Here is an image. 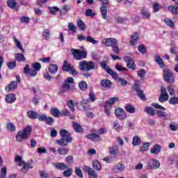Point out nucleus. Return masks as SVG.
Segmentation results:
<instances>
[{"mask_svg": "<svg viewBox=\"0 0 178 178\" xmlns=\"http://www.w3.org/2000/svg\"><path fill=\"white\" fill-rule=\"evenodd\" d=\"M64 177H70L73 175V168H70L63 172Z\"/></svg>", "mask_w": 178, "mask_h": 178, "instance_id": "obj_47", "label": "nucleus"}, {"mask_svg": "<svg viewBox=\"0 0 178 178\" xmlns=\"http://www.w3.org/2000/svg\"><path fill=\"white\" fill-rule=\"evenodd\" d=\"M113 128L116 131H120V130H123V126L118 124V122H113Z\"/></svg>", "mask_w": 178, "mask_h": 178, "instance_id": "obj_56", "label": "nucleus"}, {"mask_svg": "<svg viewBox=\"0 0 178 178\" xmlns=\"http://www.w3.org/2000/svg\"><path fill=\"white\" fill-rule=\"evenodd\" d=\"M14 41L16 44V46L17 47L18 49L22 51V52H24V49H23V47L22 46V43L16 38V36H14Z\"/></svg>", "mask_w": 178, "mask_h": 178, "instance_id": "obj_51", "label": "nucleus"}, {"mask_svg": "<svg viewBox=\"0 0 178 178\" xmlns=\"http://www.w3.org/2000/svg\"><path fill=\"white\" fill-rule=\"evenodd\" d=\"M73 66L69 63H67V60H64L63 67H62V70L63 72H70V70L72 69Z\"/></svg>", "mask_w": 178, "mask_h": 178, "instance_id": "obj_30", "label": "nucleus"}, {"mask_svg": "<svg viewBox=\"0 0 178 178\" xmlns=\"http://www.w3.org/2000/svg\"><path fill=\"white\" fill-rule=\"evenodd\" d=\"M164 22H165V24H167L169 27H171L172 29H173V27H175V22H173V21H172V19H170L169 18H165Z\"/></svg>", "mask_w": 178, "mask_h": 178, "instance_id": "obj_52", "label": "nucleus"}, {"mask_svg": "<svg viewBox=\"0 0 178 178\" xmlns=\"http://www.w3.org/2000/svg\"><path fill=\"white\" fill-rule=\"evenodd\" d=\"M167 91H168L170 95H175V88H173V86H168L166 88Z\"/></svg>", "mask_w": 178, "mask_h": 178, "instance_id": "obj_61", "label": "nucleus"}, {"mask_svg": "<svg viewBox=\"0 0 178 178\" xmlns=\"http://www.w3.org/2000/svg\"><path fill=\"white\" fill-rule=\"evenodd\" d=\"M57 152L58 154H59V155H67V152H69V149L59 147L57 150Z\"/></svg>", "mask_w": 178, "mask_h": 178, "instance_id": "obj_46", "label": "nucleus"}, {"mask_svg": "<svg viewBox=\"0 0 178 178\" xmlns=\"http://www.w3.org/2000/svg\"><path fill=\"white\" fill-rule=\"evenodd\" d=\"M7 5L10 9H15L16 5H17V1H16V0H8Z\"/></svg>", "mask_w": 178, "mask_h": 178, "instance_id": "obj_40", "label": "nucleus"}, {"mask_svg": "<svg viewBox=\"0 0 178 178\" xmlns=\"http://www.w3.org/2000/svg\"><path fill=\"white\" fill-rule=\"evenodd\" d=\"M79 69L81 72H90V70H94L95 69V63L92 61L87 62L86 60L81 61L79 63Z\"/></svg>", "mask_w": 178, "mask_h": 178, "instance_id": "obj_5", "label": "nucleus"}, {"mask_svg": "<svg viewBox=\"0 0 178 178\" xmlns=\"http://www.w3.org/2000/svg\"><path fill=\"white\" fill-rule=\"evenodd\" d=\"M49 9L51 15H56V12H60L59 8L58 7H49Z\"/></svg>", "mask_w": 178, "mask_h": 178, "instance_id": "obj_60", "label": "nucleus"}, {"mask_svg": "<svg viewBox=\"0 0 178 178\" xmlns=\"http://www.w3.org/2000/svg\"><path fill=\"white\" fill-rule=\"evenodd\" d=\"M109 154L111 155L112 158H116V156L119 154V147L115 145L109 147Z\"/></svg>", "mask_w": 178, "mask_h": 178, "instance_id": "obj_19", "label": "nucleus"}, {"mask_svg": "<svg viewBox=\"0 0 178 178\" xmlns=\"http://www.w3.org/2000/svg\"><path fill=\"white\" fill-rule=\"evenodd\" d=\"M101 2L99 10L102 15V19H106L108 17V5H109V0H99Z\"/></svg>", "mask_w": 178, "mask_h": 178, "instance_id": "obj_8", "label": "nucleus"}, {"mask_svg": "<svg viewBox=\"0 0 178 178\" xmlns=\"http://www.w3.org/2000/svg\"><path fill=\"white\" fill-rule=\"evenodd\" d=\"M42 37L44 40H46V41H49V38H51V31H49V29H44L43 31Z\"/></svg>", "mask_w": 178, "mask_h": 178, "instance_id": "obj_34", "label": "nucleus"}, {"mask_svg": "<svg viewBox=\"0 0 178 178\" xmlns=\"http://www.w3.org/2000/svg\"><path fill=\"white\" fill-rule=\"evenodd\" d=\"M92 168L97 171L101 170L102 169V165H101V163L98 161L95 160L92 162Z\"/></svg>", "mask_w": 178, "mask_h": 178, "instance_id": "obj_37", "label": "nucleus"}, {"mask_svg": "<svg viewBox=\"0 0 178 178\" xmlns=\"http://www.w3.org/2000/svg\"><path fill=\"white\" fill-rule=\"evenodd\" d=\"M77 26L80 29V30H82L83 31H85V30L86 29V24H84L83 22V20L79 19L77 21Z\"/></svg>", "mask_w": 178, "mask_h": 178, "instance_id": "obj_50", "label": "nucleus"}, {"mask_svg": "<svg viewBox=\"0 0 178 178\" xmlns=\"http://www.w3.org/2000/svg\"><path fill=\"white\" fill-rule=\"evenodd\" d=\"M124 60L127 63V67L131 69V70H136V63H134V60L131 59V57L129 56H124Z\"/></svg>", "mask_w": 178, "mask_h": 178, "instance_id": "obj_14", "label": "nucleus"}, {"mask_svg": "<svg viewBox=\"0 0 178 178\" xmlns=\"http://www.w3.org/2000/svg\"><path fill=\"white\" fill-rule=\"evenodd\" d=\"M169 104H170L171 105H176V104H178V98L176 97L170 98Z\"/></svg>", "mask_w": 178, "mask_h": 178, "instance_id": "obj_62", "label": "nucleus"}, {"mask_svg": "<svg viewBox=\"0 0 178 178\" xmlns=\"http://www.w3.org/2000/svg\"><path fill=\"white\" fill-rule=\"evenodd\" d=\"M5 100L7 104H13L16 101V95L13 93L8 94L6 95Z\"/></svg>", "mask_w": 178, "mask_h": 178, "instance_id": "obj_22", "label": "nucleus"}, {"mask_svg": "<svg viewBox=\"0 0 178 178\" xmlns=\"http://www.w3.org/2000/svg\"><path fill=\"white\" fill-rule=\"evenodd\" d=\"M140 144H141V138H140L139 136H135L133 138L132 145H134V147H136L137 145H140Z\"/></svg>", "mask_w": 178, "mask_h": 178, "instance_id": "obj_35", "label": "nucleus"}, {"mask_svg": "<svg viewBox=\"0 0 178 178\" xmlns=\"http://www.w3.org/2000/svg\"><path fill=\"white\" fill-rule=\"evenodd\" d=\"M86 138L88 140H90L91 141H94L95 143H97L98 141L101 140V136H99V134H88L86 135Z\"/></svg>", "mask_w": 178, "mask_h": 178, "instance_id": "obj_18", "label": "nucleus"}, {"mask_svg": "<svg viewBox=\"0 0 178 178\" xmlns=\"http://www.w3.org/2000/svg\"><path fill=\"white\" fill-rule=\"evenodd\" d=\"M1 174L0 175V178H6V167H3L1 170Z\"/></svg>", "mask_w": 178, "mask_h": 178, "instance_id": "obj_63", "label": "nucleus"}, {"mask_svg": "<svg viewBox=\"0 0 178 178\" xmlns=\"http://www.w3.org/2000/svg\"><path fill=\"white\" fill-rule=\"evenodd\" d=\"M72 8L69 4H65L63 6L62 9L60 10V16L67 15V12L70 11Z\"/></svg>", "mask_w": 178, "mask_h": 178, "instance_id": "obj_23", "label": "nucleus"}, {"mask_svg": "<svg viewBox=\"0 0 178 178\" xmlns=\"http://www.w3.org/2000/svg\"><path fill=\"white\" fill-rule=\"evenodd\" d=\"M168 10L173 13V15H178V7L176 6H169L168 7Z\"/></svg>", "mask_w": 178, "mask_h": 178, "instance_id": "obj_42", "label": "nucleus"}, {"mask_svg": "<svg viewBox=\"0 0 178 178\" xmlns=\"http://www.w3.org/2000/svg\"><path fill=\"white\" fill-rule=\"evenodd\" d=\"M155 60L156 63L160 66V67H165V63H163V60L159 55L155 56Z\"/></svg>", "mask_w": 178, "mask_h": 178, "instance_id": "obj_39", "label": "nucleus"}, {"mask_svg": "<svg viewBox=\"0 0 178 178\" xmlns=\"http://www.w3.org/2000/svg\"><path fill=\"white\" fill-rule=\"evenodd\" d=\"M118 101H119V97H115L108 99L106 102L104 109L105 113H106L107 116H111V110L112 109V106L115 105V102H118Z\"/></svg>", "mask_w": 178, "mask_h": 178, "instance_id": "obj_6", "label": "nucleus"}, {"mask_svg": "<svg viewBox=\"0 0 178 178\" xmlns=\"http://www.w3.org/2000/svg\"><path fill=\"white\" fill-rule=\"evenodd\" d=\"M115 115L119 120H124V119L127 118V113H126V111L120 107L115 108Z\"/></svg>", "mask_w": 178, "mask_h": 178, "instance_id": "obj_10", "label": "nucleus"}, {"mask_svg": "<svg viewBox=\"0 0 178 178\" xmlns=\"http://www.w3.org/2000/svg\"><path fill=\"white\" fill-rule=\"evenodd\" d=\"M156 113L158 118H162L163 119H164V120H168V119L170 118V116H169V114H167L166 112L161 110H157L156 111Z\"/></svg>", "mask_w": 178, "mask_h": 178, "instance_id": "obj_21", "label": "nucleus"}, {"mask_svg": "<svg viewBox=\"0 0 178 178\" xmlns=\"http://www.w3.org/2000/svg\"><path fill=\"white\" fill-rule=\"evenodd\" d=\"M145 112L146 113H148V115H150V116H155V109L152 107H146L145 108Z\"/></svg>", "mask_w": 178, "mask_h": 178, "instance_id": "obj_44", "label": "nucleus"}, {"mask_svg": "<svg viewBox=\"0 0 178 178\" xmlns=\"http://www.w3.org/2000/svg\"><path fill=\"white\" fill-rule=\"evenodd\" d=\"M138 50L143 55L147 54V48L144 44H140L138 47Z\"/></svg>", "mask_w": 178, "mask_h": 178, "instance_id": "obj_54", "label": "nucleus"}, {"mask_svg": "<svg viewBox=\"0 0 178 178\" xmlns=\"http://www.w3.org/2000/svg\"><path fill=\"white\" fill-rule=\"evenodd\" d=\"M58 70H59V67L56 64H50L49 66V72L51 73V74H55L58 73Z\"/></svg>", "mask_w": 178, "mask_h": 178, "instance_id": "obj_29", "label": "nucleus"}, {"mask_svg": "<svg viewBox=\"0 0 178 178\" xmlns=\"http://www.w3.org/2000/svg\"><path fill=\"white\" fill-rule=\"evenodd\" d=\"M102 44L106 45V47H115V45H118V40L112 38H108L104 39L102 40Z\"/></svg>", "mask_w": 178, "mask_h": 178, "instance_id": "obj_15", "label": "nucleus"}, {"mask_svg": "<svg viewBox=\"0 0 178 178\" xmlns=\"http://www.w3.org/2000/svg\"><path fill=\"white\" fill-rule=\"evenodd\" d=\"M73 83H74V79L67 77L61 85V87L58 91L59 95H62L63 94L69 92V91H72L73 88H74V86H72L70 84H73Z\"/></svg>", "mask_w": 178, "mask_h": 178, "instance_id": "obj_2", "label": "nucleus"}, {"mask_svg": "<svg viewBox=\"0 0 178 178\" xmlns=\"http://www.w3.org/2000/svg\"><path fill=\"white\" fill-rule=\"evenodd\" d=\"M133 90L136 92V94L142 101H146L147 99L145 98V94H144V91L141 90V88L138 86V84L135 83L133 87Z\"/></svg>", "mask_w": 178, "mask_h": 178, "instance_id": "obj_12", "label": "nucleus"}, {"mask_svg": "<svg viewBox=\"0 0 178 178\" xmlns=\"http://www.w3.org/2000/svg\"><path fill=\"white\" fill-rule=\"evenodd\" d=\"M72 127L76 133H83L84 129L78 122H73Z\"/></svg>", "mask_w": 178, "mask_h": 178, "instance_id": "obj_26", "label": "nucleus"}, {"mask_svg": "<svg viewBox=\"0 0 178 178\" xmlns=\"http://www.w3.org/2000/svg\"><path fill=\"white\" fill-rule=\"evenodd\" d=\"M50 113H51L54 118H60V111L56 107L52 108L50 111Z\"/></svg>", "mask_w": 178, "mask_h": 178, "instance_id": "obj_32", "label": "nucleus"}, {"mask_svg": "<svg viewBox=\"0 0 178 178\" xmlns=\"http://www.w3.org/2000/svg\"><path fill=\"white\" fill-rule=\"evenodd\" d=\"M60 116H68L70 119H74V115H70V112H69L66 108L63 109L60 113Z\"/></svg>", "mask_w": 178, "mask_h": 178, "instance_id": "obj_43", "label": "nucleus"}, {"mask_svg": "<svg viewBox=\"0 0 178 178\" xmlns=\"http://www.w3.org/2000/svg\"><path fill=\"white\" fill-rule=\"evenodd\" d=\"M88 102H90V101L88 100V99H82L81 102V106H83V109L85 111H87V109H89L90 108V105H88Z\"/></svg>", "mask_w": 178, "mask_h": 178, "instance_id": "obj_36", "label": "nucleus"}, {"mask_svg": "<svg viewBox=\"0 0 178 178\" xmlns=\"http://www.w3.org/2000/svg\"><path fill=\"white\" fill-rule=\"evenodd\" d=\"M71 54L72 56H74L75 60H81L82 59H86V58H87L86 51L77 49H72Z\"/></svg>", "mask_w": 178, "mask_h": 178, "instance_id": "obj_7", "label": "nucleus"}, {"mask_svg": "<svg viewBox=\"0 0 178 178\" xmlns=\"http://www.w3.org/2000/svg\"><path fill=\"white\" fill-rule=\"evenodd\" d=\"M140 15H142L143 19H149V17H151V13H149V10H148V9L145 8H143L140 10Z\"/></svg>", "mask_w": 178, "mask_h": 178, "instance_id": "obj_25", "label": "nucleus"}, {"mask_svg": "<svg viewBox=\"0 0 178 178\" xmlns=\"http://www.w3.org/2000/svg\"><path fill=\"white\" fill-rule=\"evenodd\" d=\"M39 173L41 178H49V174L45 171H40Z\"/></svg>", "mask_w": 178, "mask_h": 178, "instance_id": "obj_64", "label": "nucleus"}, {"mask_svg": "<svg viewBox=\"0 0 178 178\" xmlns=\"http://www.w3.org/2000/svg\"><path fill=\"white\" fill-rule=\"evenodd\" d=\"M159 168H161V163L155 159H152L147 162V170H154L155 169H159Z\"/></svg>", "mask_w": 178, "mask_h": 178, "instance_id": "obj_9", "label": "nucleus"}, {"mask_svg": "<svg viewBox=\"0 0 178 178\" xmlns=\"http://www.w3.org/2000/svg\"><path fill=\"white\" fill-rule=\"evenodd\" d=\"M60 135L62 138L57 140L56 143L58 145H60V147H66L67 144L73 141V138H72V136H70V134L66 129H61L60 131Z\"/></svg>", "mask_w": 178, "mask_h": 178, "instance_id": "obj_1", "label": "nucleus"}, {"mask_svg": "<svg viewBox=\"0 0 178 178\" xmlns=\"http://www.w3.org/2000/svg\"><path fill=\"white\" fill-rule=\"evenodd\" d=\"M15 88H17V81H13L10 83V84L7 86H6L5 90L6 91H12V90H15Z\"/></svg>", "mask_w": 178, "mask_h": 178, "instance_id": "obj_24", "label": "nucleus"}, {"mask_svg": "<svg viewBox=\"0 0 178 178\" xmlns=\"http://www.w3.org/2000/svg\"><path fill=\"white\" fill-rule=\"evenodd\" d=\"M169 99V95L166 91V88L164 86L161 87V95L159 98V102H166Z\"/></svg>", "mask_w": 178, "mask_h": 178, "instance_id": "obj_13", "label": "nucleus"}, {"mask_svg": "<svg viewBox=\"0 0 178 178\" xmlns=\"http://www.w3.org/2000/svg\"><path fill=\"white\" fill-rule=\"evenodd\" d=\"M86 42H90L94 45H97V44H98V40H95L93 38L91 37V35H88L86 38Z\"/></svg>", "mask_w": 178, "mask_h": 178, "instance_id": "obj_53", "label": "nucleus"}, {"mask_svg": "<svg viewBox=\"0 0 178 178\" xmlns=\"http://www.w3.org/2000/svg\"><path fill=\"white\" fill-rule=\"evenodd\" d=\"M124 109L128 113H136V107H134L133 104H125Z\"/></svg>", "mask_w": 178, "mask_h": 178, "instance_id": "obj_28", "label": "nucleus"}, {"mask_svg": "<svg viewBox=\"0 0 178 178\" xmlns=\"http://www.w3.org/2000/svg\"><path fill=\"white\" fill-rule=\"evenodd\" d=\"M108 74H110V76H112L113 79H114V80H118V77H119V74H117L116 72H114L112 69L111 70H108Z\"/></svg>", "mask_w": 178, "mask_h": 178, "instance_id": "obj_48", "label": "nucleus"}, {"mask_svg": "<svg viewBox=\"0 0 178 178\" xmlns=\"http://www.w3.org/2000/svg\"><path fill=\"white\" fill-rule=\"evenodd\" d=\"M163 79L166 83H175V77L173 76V74L169 70H163Z\"/></svg>", "mask_w": 178, "mask_h": 178, "instance_id": "obj_11", "label": "nucleus"}, {"mask_svg": "<svg viewBox=\"0 0 178 178\" xmlns=\"http://www.w3.org/2000/svg\"><path fill=\"white\" fill-rule=\"evenodd\" d=\"M6 129L8 131H11V133L16 131V127L12 122H8L6 124Z\"/></svg>", "mask_w": 178, "mask_h": 178, "instance_id": "obj_41", "label": "nucleus"}, {"mask_svg": "<svg viewBox=\"0 0 178 178\" xmlns=\"http://www.w3.org/2000/svg\"><path fill=\"white\" fill-rule=\"evenodd\" d=\"M100 86L102 90H108L112 87V82L109 79H104L100 81Z\"/></svg>", "mask_w": 178, "mask_h": 178, "instance_id": "obj_17", "label": "nucleus"}, {"mask_svg": "<svg viewBox=\"0 0 178 178\" xmlns=\"http://www.w3.org/2000/svg\"><path fill=\"white\" fill-rule=\"evenodd\" d=\"M162 149V147H161V145L156 144L153 146V148L150 149L151 154H154V155H156L161 152V150Z\"/></svg>", "mask_w": 178, "mask_h": 178, "instance_id": "obj_27", "label": "nucleus"}, {"mask_svg": "<svg viewBox=\"0 0 178 178\" xmlns=\"http://www.w3.org/2000/svg\"><path fill=\"white\" fill-rule=\"evenodd\" d=\"M53 166L56 168V169H58L59 170H66L67 169L68 166L65 164V163H53Z\"/></svg>", "mask_w": 178, "mask_h": 178, "instance_id": "obj_20", "label": "nucleus"}, {"mask_svg": "<svg viewBox=\"0 0 178 178\" xmlns=\"http://www.w3.org/2000/svg\"><path fill=\"white\" fill-rule=\"evenodd\" d=\"M67 105L70 111H72V112H74V111H76V109L74 108V106H76V104H74V102H73V100H70L67 102Z\"/></svg>", "mask_w": 178, "mask_h": 178, "instance_id": "obj_58", "label": "nucleus"}, {"mask_svg": "<svg viewBox=\"0 0 178 178\" xmlns=\"http://www.w3.org/2000/svg\"><path fill=\"white\" fill-rule=\"evenodd\" d=\"M15 162L19 163V166L24 165L21 169L22 173H27V172H29V169H33V165H31V163L24 162L22 159V157H20L19 155L15 156Z\"/></svg>", "mask_w": 178, "mask_h": 178, "instance_id": "obj_4", "label": "nucleus"}, {"mask_svg": "<svg viewBox=\"0 0 178 178\" xmlns=\"http://www.w3.org/2000/svg\"><path fill=\"white\" fill-rule=\"evenodd\" d=\"M31 70H30V65H26L25 67L24 68V73L26 76H29L30 77V73H31Z\"/></svg>", "mask_w": 178, "mask_h": 178, "instance_id": "obj_57", "label": "nucleus"}, {"mask_svg": "<svg viewBox=\"0 0 178 178\" xmlns=\"http://www.w3.org/2000/svg\"><path fill=\"white\" fill-rule=\"evenodd\" d=\"M15 59L17 62H26V57L22 53L15 54Z\"/></svg>", "mask_w": 178, "mask_h": 178, "instance_id": "obj_33", "label": "nucleus"}, {"mask_svg": "<svg viewBox=\"0 0 178 178\" xmlns=\"http://www.w3.org/2000/svg\"><path fill=\"white\" fill-rule=\"evenodd\" d=\"M138 33H135L134 35L131 37V45H136L137 40H138Z\"/></svg>", "mask_w": 178, "mask_h": 178, "instance_id": "obj_45", "label": "nucleus"}, {"mask_svg": "<svg viewBox=\"0 0 178 178\" xmlns=\"http://www.w3.org/2000/svg\"><path fill=\"white\" fill-rule=\"evenodd\" d=\"M124 169V164L123 163H119L117 164L116 166L114 168V170H115V172H123V170Z\"/></svg>", "mask_w": 178, "mask_h": 178, "instance_id": "obj_49", "label": "nucleus"}, {"mask_svg": "<svg viewBox=\"0 0 178 178\" xmlns=\"http://www.w3.org/2000/svg\"><path fill=\"white\" fill-rule=\"evenodd\" d=\"M7 66L10 70L15 69L16 67V60L7 63Z\"/></svg>", "mask_w": 178, "mask_h": 178, "instance_id": "obj_59", "label": "nucleus"}, {"mask_svg": "<svg viewBox=\"0 0 178 178\" xmlns=\"http://www.w3.org/2000/svg\"><path fill=\"white\" fill-rule=\"evenodd\" d=\"M27 116L28 118H29V119H32V120H34L38 118V113L31 110L28 111Z\"/></svg>", "mask_w": 178, "mask_h": 178, "instance_id": "obj_31", "label": "nucleus"}, {"mask_svg": "<svg viewBox=\"0 0 178 178\" xmlns=\"http://www.w3.org/2000/svg\"><path fill=\"white\" fill-rule=\"evenodd\" d=\"M31 131H33V128L29 125L24 128L23 131H18L15 136L17 141L18 143H22L23 140H27V138H29V136L31 135Z\"/></svg>", "mask_w": 178, "mask_h": 178, "instance_id": "obj_3", "label": "nucleus"}, {"mask_svg": "<svg viewBox=\"0 0 178 178\" xmlns=\"http://www.w3.org/2000/svg\"><path fill=\"white\" fill-rule=\"evenodd\" d=\"M32 67L33 70L31 71L30 77H35L37 76V72L41 70V64L40 63H34L32 64Z\"/></svg>", "mask_w": 178, "mask_h": 178, "instance_id": "obj_16", "label": "nucleus"}, {"mask_svg": "<svg viewBox=\"0 0 178 178\" xmlns=\"http://www.w3.org/2000/svg\"><path fill=\"white\" fill-rule=\"evenodd\" d=\"M79 88L81 90V91H86L88 88L87 82L81 81L79 83Z\"/></svg>", "mask_w": 178, "mask_h": 178, "instance_id": "obj_38", "label": "nucleus"}, {"mask_svg": "<svg viewBox=\"0 0 178 178\" xmlns=\"http://www.w3.org/2000/svg\"><path fill=\"white\" fill-rule=\"evenodd\" d=\"M89 178H97L98 177V174H97V172H95L92 168L90 170V172H88Z\"/></svg>", "mask_w": 178, "mask_h": 178, "instance_id": "obj_55", "label": "nucleus"}]
</instances>
